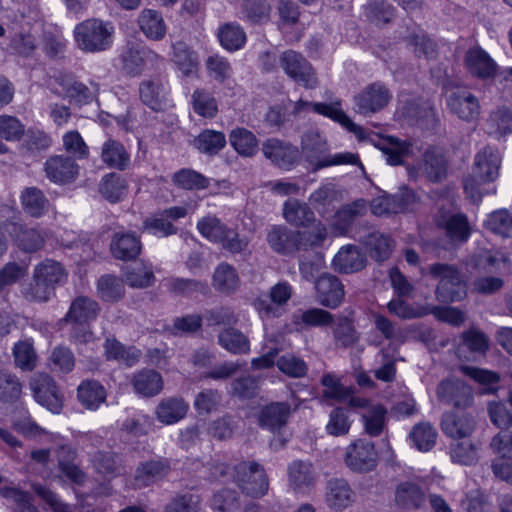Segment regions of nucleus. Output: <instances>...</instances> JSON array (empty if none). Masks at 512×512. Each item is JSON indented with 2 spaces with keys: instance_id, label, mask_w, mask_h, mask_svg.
<instances>
[{
  "instance_id": "nucleus-1",
  "label": "nucleus",
  "mask_w": 512,
  "mask_h": 512,
  "mask_svg": "<svg viewBox=\"0 0 512 512\" xmlns=\"http://www.w3.org/2000/svg\"><path fill=\"white\" fill-rule=\"evenodd\" d=\"M301 149L307 162L313 166V171L343 164L358 165L364 169L358 154L343 152L330 155L327 140L317 130H309L303 134Z\"/></svg>"
},
{
  "instance_id": "nucleus-2",
  "label": "nucleus",
  "mask_w": 512,
  "mask_h": 512,
  "mask_svg": "<svg viewBox=\"0 0 512 512\" xmlns=\"http://www.w3.org/2000/svg\"><path fill=\"white\" fill-rule=\"evenodd\" d=\"M67 276L61 263L45 259L35 266L24 296L29 301L47 302L54 295L56 287L66 282Z\"/></svg>"
},
{
  "instance_id": "nucleus-3",
  "label": "nucleus",
  "mask_w": 512,
  "mask_h": 512,
  "mask_svg": "<svg viewBox=\"0 0 512 512\" xmlns=\"http://www.w3.org/2000/svg\"><path fill=\"white\" fill-rule=\"evenodd\" d=\"M429 275L438 280L436 298L443 303L457 302L467 295L466 284L459 269L447 263H434L428 267Z\"/></svg>"
},
{
  "instance_id": "nucleus-4",
  "label": "nucleus",
  "mask_w": 512,
  "mask_h": 512,
  "mask_svg": "<svg viewBox=\"0 0 512 512\" xmlns=\"http://www.w3.org/2000/svg\"><path fill=\"white\" fill-rule=\"evenodd\" d=\"M114 28L100 19H87L75 26L74 38L77 47L89 53L107 50L112 43Z\"/></svg>"
},
{
  "instance_id": "nucleus-5",
  "label": "nucleus",
  "mask_w": 512,
  "mask_h": 512,
  "mask_svg": "<svg viewBox=\"0 0 512 512\" xmlns=\"http://www.w3.org/2000/svg\"><path fill=\"white\" fill-rule=\"evenodd\" d=\"M233 470V479L244 494L252 498H260L267 494L269 480L262 465L242 461L235 465Z\"/></svg>"
},
{
  "instance_id": "nucleus-6",
  "label": "nucleus",
  "mask_w": 512,
  "mask_h": 512,
  "mask_svg": "<svg viewBox=\"0 0 512 512\" xmlns=\"http://www.w3.org/2000/svg\"><path fill=\"white\" fill-rule=\"evenodd\" d=\"M279 61L283 72L298 85L306 89L318 86L316 70L302 53L287 49L279 54Z\"/></svg>"
},
{
  "instance_id": "nucleus-7",
  "label": "nucleus",
  "mask_w": 512,
  "mask_h": 512,
  "mask_svg": "<svg viewBox=\"0 0 512 512\" xmlns=\"http://www.w3.org/2000/svg\"><path fill=\"white\" fill-rule=\"evenodd\" d=\"M30 387L37 403L52 413H60L63 409L64 394L55 380L46 373L36 374L30 380Z\"/></svg>"
},
{
  "instance_id": "nucleus-8",
  "label": "nucleus",
  "mask_w": 512,
  "mask_h": 512,
  "mask_svg": "<svg viewBox=\"0 0 512 512\" xmlns=\"http://www.w3.org/2000/svg\"><path fill=\"white\" fill-rule=\"evenodd\" d=\"M344 461L353 472L368 473L377 466L378 452L373 442L358 439L347 446Z\"/></svg>"
},
{
  "instance_id": "nucleus-9",
  "label": "nucleus",
  "mask_w": 512,
  "mask_h": 512,
  "mask_svg": "<svg viewBox=\"0 0 512 512\" xmlns=\"http://www.w3.org/2000/svg\"><path fill=\"white\" fill-rule=\"evenodd\" d=\"M436 395L441 403L456 409H467L473 405L474 395L472 388L457 378L443 379L436 389Z\"/></svg>"
},
{
  "instance_id": "nucleus-10",
  "label": "nucleus",
  "mask_w": 512,
  "mask_h": 512,
  "mask_svg": "<svg viewBox=\"0 0 512 512\" xmlns=\"http://www.w3.org/2000/svg\"><path fill=\"white\" fill-rule=\"evenodd\" d=\"M391 98L392 95L385 84L374 82L355 95L354 104L359 114L369 116L386 107Z\"/></svg>"
},
{
  "instance_id": "nucleus-11",
  "label": "nucleus",
  "mask_w": 512,
  "mask_h": 512,
  "mask_svg": "<svg viewBox=\"0 0 512 512\" xmlns=\"http://www.w3.org/2000/svg\"><path fill=\"white\" fill-rule=\"evenodd\" d=\"M171 462L167 458L156 457L139 463L135 470L133 485L145 488L164 481L171 473Z\"/></svg>"
},
{
  "instance_id": "nucleus-12",
  "label": "nucleus",
  "mask_w": 512,
  "mask_h": 512,
  "mask_svg": "<svg viewBox=\"0 0 512 512\" xmlns=\"http://www.w3.org/2000/svg\"><path fill=\"white\" fill-rule=\"evenodd\" d=\"M187 210L184 207L174 206L163 210L143 221L142 232H146L158 238H165L175 235L178 228L173 224L180 218L185 217Z\"/></svg>"
},
{
  "instance_id": "nucleus-13",
  "label": "nucleus",
  "mask_w": 512,
  "mask_h": 512,
  "mask_svg": "<svg viewBox=\"0 0 512 512\" xmlns=\"http://www.w3.org/2000/svg\"><path fill=\"white\" fill-rule=\"evenodd\" d=\"M436 225L445 231L452 244L465 243L471 234L468 218L463 213L440 211L436 216Z\"/></svg>"
},
{
  "instance_id": "nucleus-14",
  "label": "nucleus",
  "mask_w": 512,
  "mask_h": 512,
  "mask_svg": "<svg viewBox=\"0 0 512 512\" xmlns=\"http://www.w3.org/2000/svg\"><path fill=\"white\" fill-rule=\"evenodd\" d=\"M261 150L275 166L284 170H290L299 158L297 147L278 138L267 139Z\"/></svg>"
},
{
  "instance_id": "nucleus-15",
  "label": "nucleus",
  "mask_w": 512,
  "mask_h": 512,
  "mask_svg": "<svg viewBox=\"0 0 512 512\" xmlns=\"http://www.w3.org/2000/svg\"><path fill=\"white\" fill-rule=\"evenodd\" d=\"M46 177L56 184H68L76 180L79 166L75 159L67 155L50 156L44 163Z\"/></svg>"
},
{
  "instance_id": "nucleus-16",
  "label": "nucleus",
  "mask_w": 512,
  "mask_h": 512,
  "mask_svg": "<svg viewBox=\"0 0 512 512\" xmlns=\"http://www.w3.org/2000/svg\"><path fill=\"white\" fill-rule=\"evenodd\" d=\"M294 409L287 402H272L263 406L257 414V423L262 429L273 433L280 431L288 423V419Z\"/></svg>"
},
{
  "instance_id": "nucleus-17",
  "label": "nucleus",
  "mask_w": 512,
  "mask_h": 512,
  "mask_svg": "<svg viewBox=\"0 0 512 512\" xmlns=\"http://www.w3.org/2000/svg\"><path fill=\"white\" fill-rule=\"evenodd\" d=\"M316 298L320 305L335 309L342 303L345 295L344 285L332 274H323L315 281Z\"/></svg>"
},
{
  "instance_id": "nucleus-18",
  "label": "nucleus",
  "mask_w": 512,
  "mask_h": 512,
  "mask_svg": "<svg viewBox=\"0 0 512 512\" xmlns=\"http://www.w3.org/2000/svg\"><path fill=\"white\" fill-rule=\"evenodd\" d=\"M489 349L488 336L477 328L463 331L456 346V355L466 361L474 360V355H485Z\"/></svg>"
},
{
  "instance_id": "nucleus-19",
  "label": "nucleus",
  "mask_w": 512,
  "mask_h": 512,
  "mask_svg": "<svg viewBox=\"0 0 512 512\" xmlns=\"http://www.w3.org/2000/svg\"><path fill=\"white\" fill-rule=\"evenodd\" d=\"M447 104L454 114L465 121H472L480 114L478 99L463 88L452 91L447 98Z\"/></svg>"
},
{
  "instance_id": "nucleus-20",
  "label": "nucleus",
  "mask_w": 512,
  "mask_h": 512,
  "mask_svg": "<svg viewBox=\"0 0 512 512\" xmlns=\"http://www.w3.org/2000/svg\"><path fill=\"white\" fill-rule=\"evenodd\" d=\"M441 429L452 439L467 438L475 429V420L470 413L448 411L442 415Z\"/></svg>"
},
{
  "instance_id": "nucleus-21",
  "label": "nucleus",
  "mask_w": 512,
  "mask_h": 512,
  "mask_svg": "<svg viewBox=\"0 0 512 512\" xmlns=\"http://www.w3.org/2000/svg\"><path fill=\"white\" fill-rule=\"evenodd\" d=\"M110 251L115 259L135 260L142 251L140 236L135 232L114 233L110 243Z\"/></svg>"
},
{
  "instance_id": "nucleus-22",
  "label": "nucleus",
  "mask_w": 512,
  "mask_h": 512,
  "mask_svg": "<svg viewBox=\"0 0 512 512\" xmlns=\"http://www.w3.org/2000/svg\"><path fill=\"white\" fill-rule=\"evenodd\" d=\"M123 70L130 75H139L147 63L161 60V57L146 46L131 45L122 53Z\"/></svg>"
},
{
  "instance_id": "nucleus-23",
  "label": "nucleus",
  "mask_w": 512,
  "mask_h": 512,
  "mask_svg": "<svg viewBox=\"0 0 512 512\" xmlns=\"http://www.w3.org/2000/svg\"><path fill=\"white\" fill-rule=\"evenodd\" d=\"M464 62L467 71L474 77L488 79L496 74L497 64L480 47L470 48L465 54Z\"/></svg>"
},
{
  "instance_id": "nucleus-24",
  "label": "nucleus",
  "mask_w": 512,
  "mask_h": 512,
  "mask_svg": "<svg viewBox=\"0 0 512 512\" xmlns=\"http://www.w3.org/2000/svg\"><path fill=\"white\" fill-rule=\"evenodd\" d=\"M9 233L18 248L27 253L36 252L45 244L44 234L35 227L12 223Z\"/></svg>"
},
{
  "instance_id": "nucleus-25",
  "label": "nucleus",
  "mask_w": 512,
  "mask_h": 512,
  "mask_svg": "<svg viewBox=\"0 0 512 512\" xmlns=\"http://www.w3.org/2000/svg\"><path fill=\"white\" fill-rule=\"evenodd\" d=\"M100 158L108 168L117 171H125L131 164V157L126 147L113 138H108L103 142Z\"/></svg>"
},
{
  "instance_id": "nucleus-26",
  "label": "nucleus",
  "mask_w": 512,
  "mask_h": 512,
  "mask_svg": "<svg viewBox=\"0 0 512 512\" xmlns=\"http://www.w3.org/2000/svg\"><path fill=\"white\" fill-rule=\"evenodd\" d=\"M167 95L168 90L159 78L144 80L139 85L140 100L155 112L165 108Z\"/></svg>"
},
{
  "instance_id": "nucleus-27",
  "label": "nucleus",
  "mask_w": 512,
  "mask_h": 512,
  "mask_svg": "<svg viewBox=\"0 0 512 512\" xmlns=\"http://www.w3.org/2000/svg\"><path fill=\"white\" fill-rule=\"evenodd\" d=\"M500 156L497 150L485 147L475 156L473 172L483 182H492L499 175Z\"/></svg>"
},
{
  "instance_id": "nucleus-28",
  "label": "nucleus",
  "mask_w": 512,
  "mask_h": 512,
  "mask_svg": "<svg viewBox=\"0 0 512 512\" xmlns=\"http://www.w3.org/2000/svg\"><path fill=\"white\" fill-rule=\"evenodd\" d=\"M98 302L87 296L76 297L69 307L63 320L75 324H88L95 320L100 313Z\"/></svg>"
},
{
  "instance_id": "nucleus-29",
  "label": "nucleus",
  "mask_w": 512,
  "mask_h": 512,
  "mask_svg": "<svg viewBox=\"0 0 512 512\" xmlns=\"http://www.w3.org/2000/svg\"><path fill=\"white\" fill-rule=\"evenodd\" d=\"M297 237V231L283 225H275L267 233V242L277 254L290 255L298 251Z\"/></svg>"
},
{
  "instance_id": "nucleus-30",
  "label": "nucleus",
  "mask_w": 512,
  "mask_h": 512,
  "mask_svg": "<svg viewBox=\"0 0 512 512\" xmlns=\"http://www.w3.org/2000/svg\"><path fill=\"white\" fill-rule=\"evenodd\" d=\"M366 263L365 254L355 245L342 247L333 259L334 269L343 274L358 272L366 266Z\"/></svg>"
},
{
  "instance_id": "nucleus-31",
  "label": "nucleus",
  "mask_w": 512,
  "mask_h": 512,
  "mask_svg": "<svg viewBox=\"0 0 512 512\" xmlns=\"http://www.w3.org/2000/svg\"><path fill=\"white\" fill-rule=\"evenodd\" d=\"M107 392L105 387L97 380H83L77 388V399L80 404L91 411L97 410L105 403Z\"/></svg>"
},
{
  "instance_id": "nucleus-32",
  "label": "nucleus",
  "mask_w": 512,
  "mask_h": 512,
  "mask_svg": "<svg viewBox=\"0 0 512 512\" xmlns=\"http://www.w3.org/2000/svg\"><path fill=\"white\" fill-rule=\"evenodd\" d=\"M395 502L402 509H420L426 502V495L417 483L404 481L396 487Z\"/></svg>"
},
{
  "instance_id": "nucleus-33",
  "label": "nucleus",
  "mask_w": 512,
  "mask_h": 512,
  "mask_svg": "<svg viewBox=\"0 0 512 512\" xmlns=\"http://www.w3.org/2000/svg\"><path fill=\"white\" fill-rule=\"evenodd\" d=\"M188 409L189 405L182 397H167L159 402L155 413L159 422L171 425L182 420Z\"/></svg>"
},
{
  "instance_id": "nucleus-34",
  "label": "nucleus",
  "mask_w": 512,
  "mask_h": 512,
  "mask_svg": "<svg viewBox=\"0 0 512 512\" xmlns=\"http://www.w3.org/2000/svg\"><path fill=\"white\" fill-rule=\"evenodd\" d=\"M354 493L344 479H331L327 482L325 499L327 505L335 510H343L353 502Z\"/></svg>"
},
{
  "instance_id": "nucleus-35",
  "label": "nucleus",
  "mask_w": 512,
  "mask_h": 512,
  "mask_svg": "<svg viewBox=\"0 0 512 512\" xmlns=\"http://www.w3.org/2000/svg\"><path fill=\"white\" fill-rule=\"evenodd\" d=\"M0 496L9 503L10 512H40L34 504L33 495L16 486L0 487Z\"/></svg>"
},
{
  "instance_id": "nucleus-36",
  "label": "nucleus",
  "mask_w": 512,
  "mask_h": 512,
  "mask_svg": "<svg viewBox=\"0 0 512 512\" xmlns=\"http://www.w3.org/2000/svg\"><path fill=\"white\" fill-rule=\"evenodd\" d=\"M20 200L23 211L33 218H40L49 210V199L38 187L24 188L21 192Z\"/></svg>"
},
{
  "instance_id": "nucleus-37",
  "label": "nucleus",
  "mask_w": 512,
  "mask_h": 512,
  "mask_svg": "<svg viewBox=\"0 0 512 512\" xmlns=\"http://www.w3.org/2000/svg\"><path fill=\"white\" fill-rule=\"evenodd\" d=\"M288 478L294 490H302L315 484L317 474L310 462L295 460L288 466Z\"/></svg>"
},
{
  "instance_id": "nucleus-38",
  "label": "nucleus",
  "mask_w": 512,
  "mask_h": 512,
  "mask_svg": "<svg viewBox=\"0 0 512 512\" xmlns=\"http://www.w3.org/2000/svg\"><path fill=\"white\" fill-rule=\"evenodd\" d=\"M132 386L137 394L143 397H153L162 390L163 380L155 370L144 369L133 376Z\"/></svg>"
},
{
  "instance_id": "nucleus-39",
  "label": "nucleus",
  "mask_w": 512,
  "mask_h": 512,
  "mask_svg": "<svg viewBox=\"0 0 512 512\" xmlns=\"http://www.w3.org/2000/svg\"><path fill=\"white\" fill-rule=\"evenodd\" d=\"M143 34L150 40L159 41L166 35V24L162 15L152 9H144L138 18Z\"/></svg>"
},
{
  "instance_id": "nucleus-40",
  "label": "nucleus",
  "mask_w": 512,
  "mask_h": 512,
  "mask_svg": "<svg viewBox=\"0 0 512 512\" xmlns=\"http://www.w3.org/2000/svg\"><path fill=\"white\" fill-rule=\"evenodd\" d=\"M218 344L228 352L236 355L248 354L250 351L249 338L232 326L223 329L217 335Z\"/></svg>"
},
{
  "instance_id": "nucleus-41",
  "label": "nucleus",
  "mask_w": 512,
  "mask_h": 512,
  "mask_svg": "<svg viewBox=\"0 0 512 512\" xmlns=\"http://www.w3.org/2000/svg\"><path fill=\"white\" fill-rule=\"evenodd\" d=\"M229 141L234 150L242 157H253L259 150V142L255 134L243 127L233 129Z\"/></svg>"
},
{
  "instance_id": "nucleus-42",
  "label": "nucleus",
  "mask_w": 512,
  "mask_h": 512,
  "mask_svg": "<svg viewBox=\"0 0 512 512\" xmlns=\"http://www.w3.org/2000/svg\"><path fill=\"white\" fill-rule=\"evenodd\" d=\"M294 323L298 329H308L312 327H328L334 323V316L327 310L321 308H310L299 310L294 315Z\"/></svg>"
},
{
  "instance_id": "nucleus-43",
  "label": "nucleus",
  "mask_w": 512,
  "mask_h": 512,
  "mask_svg": "<svg viewBox=\"0 0 512 512\" xmlns=\"http://www.w3.org/2000/svg\"><path fill=\"white\" fill-rule=\"evenodd\" d=\"M341 200L342 193L332 183L320 186L309 197L311 205L321 213L331 212L335 208V204Z\"/></svg>"
},
{
  "instance_id": "nucleus-44",
  "label": "nucleus",
  "mask_w": 512,
  "mask_h": 512,
  "mask_svg": "<svg viewBox=\"0 0 512 512\" xmlns=\"http://www.w3.org/2000/svg\"><path fill=\"white\" fill-rule=\"evenodd\" d=\"M458 370L483 387L482 393L495 394L498 390L500 375L491 370L469 365H460Z\"/></svg>"
},
{
  "instance_id": "nucleus-45",
  "label": "nucleus",
  "mask_w": 512,
  "mask_h": 512,
  "mask_svg": "<svg viewBox=\"0 0 512 512\" xmlns=\"http://www.w3.org/2000/svg\"><path fill=\"white\" fill-rule=\"evenodd\" d=\"M127 190L128 185L125 178L116 172L104 175L99 184V192L111 203L121 201L127 194Z\"/></svg>"
},
{
  "instance_id": "nucleus-46",
  "label": "nucleus",
  "mask_w": 512,
  "mask_h": 512,
  "mask_svg": "<svg viewBox=\"0 0 512 512\" xmlns=\"http://www.w3.org/2000/svg\"><path fill=\"white\" fill-rule=\"evenodd\" d=\"M240 279L236 269L227 262L220 263L212 277L213 287L225 294L233 293L239 287Z\"/></svg>"
},
{
  "instance_id": "nucleus-47",
  "label": "nucleus",
  "mask_w": 512,
  "mask_h": 512,
  "mask_svg": "<svg viewBox=\"0 0 512 512\" xmlns=\"http://www.w3.org/2000/svg\"><path fill=\"white\" fill-rule=\"evenodd\" d=\"M226 136L221 131L203 130L193 140V146L202 154L214 156L226 146Z\"/></svg>"
},
{
  "instance_id": "nucleus-48",
  "label": "nucleus",
  "mask_w": 512,
  "mask_h": 512,
  "mask_svg": "<svg viewBox=\"0 0 512 512\" xmlns=\"http://www.w3.org/2000/svg\"><path fill=\"white\" fill-rule=\"evenodd\" d=\"M91 461L95 470L104 476L115 477L124 471L122 458L115 452L97 451Z\"/></svg>"
},
{
  "instance_id": "nucleus-49",
  "label": "nucleus",
  "mask_w": 512,
  "mask_h": 512,
  "mask_svg": "<svg viewBox=\"0 0 512 512\" xmlns=\"http://www.w3.org/2000/svg\"><path fill=\"white\" fill-rule=\"evenodd\" d=\"M283 215L288 223L294 226H308L315 220L314 212L304 202L289 199L285 202Z\"/></svg>"
},
{
  "instance_id": "nucleus-50",
  "label": "nucleus",
  "mask_w": 512,
  "mask_h": 512,
  "mask_svg": "<svg viewBox=\"0 0 512 512\" xmlns=\"http://www.w3.org/2000/svg\"><path fill=\"white\" fill-rule=\"evenodd\" d=\"M422 171L429 181H441L447 174V161L444 155L434 149H428L423 155Z\"/></svg>"
},
{
  "instance_id": "nucleus-51",
  "label": "nucleus",
  "mask_w": 512,
  "mask_h": 512,
  "mask_svg": "<svg viewBox=\"0 0 512 512\" xmlns=\"http://www.w3.org/2000/svg\"><path fill=\"white\" fill-rule=\"evenodd\" d=\"M312 110L322 116L328 117L333 121L341 124L348 131L357 133L361 128L356 125L342 110L340 101L332 103H313Z\"/></svg>"
},
{
  "instance_id": "nucleus-52",
  "label": "nucleus",
  "mask_w": 512,
  "mask_h": 512,
  "mask_svg": "<svg viewBox=\"0 0 512 512\" xmlns=\"http://www.w3.org/2000/svg\"><path fill=\"white\" fill-rule=\"evenodd\" d=\"M221 46L228 51H237L246 43V33L243 28L233 22L220 26L217 33Z\"/></svg>"
},
{
  "instance_id": "nucleus-53",
  "label": "nucleus",
  "mask_w": 512,
  "mask_h": 512,
  "mask_svg": "<svg viewBox=\"0 0 512 512\" xmlns=\"http://www.w3.org/2000/svg\"><path fill=\"white\" fill-rule=\"evenodd\" d=\"M99 297L105 302H118L124 297V281L114 275H104L97 282Z\"/></svg>"
},
{
  "instance_id": "nucleus-54",
  "label": "nucleus",
  "mask_w": 512,
  "mask_h": 512,
  "mask_svg": "<svg viewBox=\"0 0 512 512\" xmlns=\"http://www.w3.org/2000/svg\"><path fill=\"white\" fill-rule=\"evenodd\" d=\"M410 144L405 141H400L398 138L388 136L378 144L379 149L386 156V161L390 165H400L403 159L408 155Z\"/></svg>"
},
{
  "instance_id": "nucleus-55",
  "label": "nucleus",
  "mask_w": 512,
  "mask_h": 512,
  "mask_svg": "<svg viewBox=\"0 0 512 512\" xmlns=\"http://www.w3.org/2000/svg\"><path fill=\"white\" fill-rule=\"evenodd\" d=\"M172 182L184 190H202L208 188L210 184L207 177L190 168H183L175 172Z\"/></svg>"
},
{
  "instance_id": "nucleus-56",
  "label": "nucleus",
  "mask_w": 512,
  "mask_h": 512,
  "mask_svg": "<svg viewBox=\"0 0 512 512\" xmlns=\"http://www.w3.org/2000/svg\"><path fill=\"white\" fill-rule=\"evenodd\" d=\"M60 86L65 96L70 99V102L84 105L90 103L94 98L91 90L84 83L77 81L73 77H63L60 81Z\"/></svg>"
},
{
  "instance_id": "nucleus-57",
  "label": "nucleus",
  "mask_w": 512,
  "mask_h": 512,
  "mask_svg": "<svg viewBox=\"0 0 512 512\" xmlns=\"http://www.w3.org/2000/svg\"><path fill=\"white\" fill-rule=\"evenodd\" d=\"M105 354L108 360H119L131 366L140 358V351L134 347L126 348L115 338H107L104 343Z\"/></svg>"
},
{
  "instance_id": "nucleus-58",
  "label": "nucleus",
  "mask_w": 512,
  "mask_h": 512,
  "mask_svg": "<svg viewBox=\"0 0 512 512\" xmlns=\"http://www.w3.org/2000/svg\"><path fill=\"white\" fill-rule=\"evenodd\" d=\"M451 461L460 465L471 466L478 462V448L471 441H457L450 444Z\"/></svg>"
},
{
  "instance_id": "nucleus-59",
  "label": "nucleus",
  "mask_w": 512,
  "mask_h": 512,
  "mask_svg": "<svg viewBox=\"0 0 512 512\" xmlns=\"http://www.w3.org/2000/svg\"><path fill=\"white\" fill-rule=\"evenodd\" d=\"M409 438L418 450L426 452L435 446L437 432L429 422H419L412 428Z\"/></svg>"
},
{
  "instance_id": "nucleus-60",
  "label": "nucleus",
  "mask_w": 512,
  "mask_h": 512,
  "mask_svg": "<svg viewBox=\"0 0 512 512\" xmlns=\"http://www.w3.org/2000/svg\"><path fill=\"white\" fill-rule=\"evenodd\" d=\"M387 409L377 404L372 406L367 413L362 415L365 432L371 437L379 436L387 424Z\"/></svg>"
},
{
  "instance_id": "nucleus-61",
  "label": "nucleus",
  "mask_w": 512,
  "mask_h": 512,
  "mask_svg": "<svg viewBox=\"0 0 512 512\" xmlns=\"http://www.w3.org/2000/svg\"><path fill=\"white\" fill-rule=\"evenodd\" d=\"M125 282L132 288L144 289L153 285L155 275L150 266L139 263L127 268Z\"/></svg>"
},
{
  "instance_id": "nucleus-62",
  "label": "nucleus",
  "mask_w": 512,
  "mask_h": 512,
  "mask_svg": "<svg viewBox=\"0 0 512 512\" xmlns=\"http://www.w3.org/2000/svg\"><path fill=\"white\" fill-rule=\"evenodd\" d=\"M394 12V7L386 0H370L365 5V16L378 26L390 23Z\"/></svg>"
},
{
  "instance_id": "nucleus-63",
  "label": "nucleus",
  "mask_w": 512,
  "mask_h": 512,
  "mask_svg": "<svg viewBox=\"0 0 512 512\" xmlns=\"http://www.w3.org/2000/svg\"><path fill=\"white\" fill-rule=\"evenodd\" d=\"M484 226L504 238L512 237V214L506 209L494 211L488 215Z\"/></svg>"
},
{
  "instance_id": "nucleus-64",
  "label": "nucleus",
  "mask_w": 512,
  "mask_h": 512,
  "mask_svg": "<svg viewBox=\"0 0 512 512\" xmlns=\"http://www.w3.org/2000/svg\"><path fill=\"white\" fill-rule=\"evenodd\" d=\"M490 134L506 136L512 133V111L506 107L493 111L487 119Z\"/></svg>"
}]
</instances>
